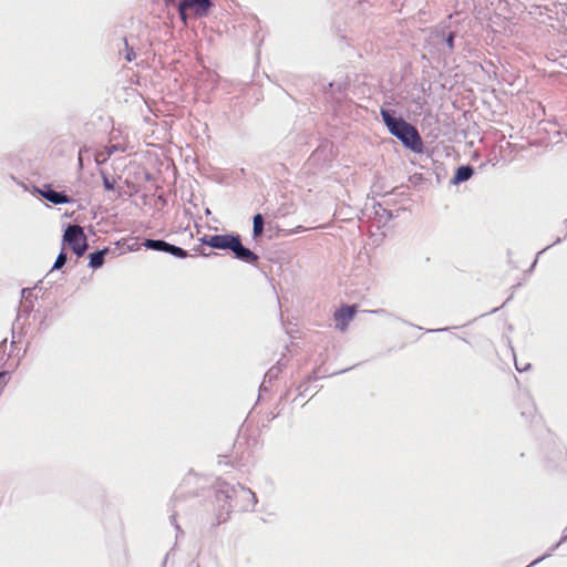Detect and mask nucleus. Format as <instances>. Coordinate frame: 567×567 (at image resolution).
Instances as JSON below:
<instances>
[{"label":"nucleus","mask_w":567,"mask_h":567,"mask_svg":"<svg viewBox=\"0 0 567 567\" xmlns=\"http://www.w3.org/2000/svg\"><path fill=\"white\" fill-rule=\"evenodd\" d=\"M355 308L353 306H348L338 309L334 312L336 328L340 331H346L349 322L354 318Z\"/></svg>","instance_id":"obj_7"},{"label":"nucleus","mask_w":567,"mask_h":567,"mask_svg":"<svg viewBox=\"0 0 567 567\" xmlns=\"http://www.w3.org/2000/svg\"><path fill=\"white\" fill-rule=\"evenodd\" d=\"M515 365H516V369H517L518 371H526V370L529 368V364H526L525 367H523V363H519V364H518V362H517V361L515 362Z\"/></svg>","instance_id":"obj_18"},{"label":"nucleus","mask_w":567,"mask_h":567,"mask_svg":"<svg viewBox=\"0 0 567 567\" xmlns=\"http://www.w3.org/2000/svg\"><path fill=\"white\" fill-rule=\"evenodd\" d=\"M143 245L147 249L157 250V251H164L167 254H171L177 258H185L187 257V251L184 250L181 247H177L175 245H172L169 243H166L162 239H146Z\"/></svg>","instance_id":"obj_4"},{"label":"nucleus","mask_w":567,"mask_h":567,"mask_svg":"<svg viewBox=\"0 0 567 567\" xmlns=\"http://www.w3.org/2000/svg\"><path fill=\"white\" fill-rule=\"evenodd\" d=\"M103 186H104L107 190H112V189H114V184H113V182H111V181L109 179V177H106V176H103Z\"/></svg>","instance_id":"obj_15"},{"label":"nucleus","mask_w":567,"mask_h":567,"mask_svg":"<svg viewBox=\"0 0 567 567\" xmlns=\"http://www.w3.org/2000/svg\"><path fill=\"white\" fill-rule=\"evenodd\" d=\"M229 250L234 252L237 259L247 264H255L258 260V256L241 244L238 235L234 238Z\"/></svg>","instance_id":"obj_5"},{"label":"nucleus","mask_w":567,"mask_h":567,"mask_svg":"<svg viewBox=\"0 0 567 567\" xmlns=\"http://www.w3.org/2000/svg\"><path fill=\"white\" fill-rule=\"evenodd\" d=\"M264 231V218L260 214L254 216L252 233L254 237H259Z\"/></svg>","instance_id":"obj_13"},{"label":"nucleus","mask_w":567,"mask_h":567,"mask_svg":"<svg viewBox=\"0 0 567 567\" xmlns=\"http://www.w3.org/2000/svg\"><path fill=\"white\" fill-rule=\"evenodd\" d=\"M167 6L175 4V0H165ZM212 7L210 0H182L177 3L178 12L181 18L186 21V10L192 9L198 16L207 14Z\"/></svg>","instance_id":"obj_3"},{"label":"nucleus","mask_w":567,"mask_h":567,"mask_svg":"<svg viewBox=\"0 0 567 567\" xmlns=\"http://www.w3.org/2000/svg\"><path fill=\"white\" fill-rule=\"evenodd\" d=\"M515 365H516V369H517L518 371H526V370L529 368V364H526L525 367H523V363H519V364H518V362H517V361L515 362Z\"/></svg>","instance_id":"obj_19"},{"label":"nucleus","mask_w":567,"mask_h":567,"mask_svg":"<svg viewBox=\"0 0 567 567\" xmlns=\"http://www.w3.org/2000/svg\"><path fill=\"white\" fill-rule=\"evenodd\" d=\"M9 380L7 372H0V390L7 384Z\"/></svg>","instance_id":"obj_16"},{"label":"nucleus","mask_w":567,"mask_h":567,"mask_svg":"<svg viewBox=\"0 0 567 567\" xmlns=\"http://www.w3.org/2000/svg\"><path fill=\"white\" fill-rule=\"evenodd\" d=\"M446 43H447L450 49L453 48V34L452 33L449 34V37L446 39Z\"/></svg>","instance_id":"obj_20"},{"label":"nucleus","mask_w":567,"mask_h":567,"mask_svg":"<svg viewBox=\"0 0 567 567\" xmlns=\"http://www.w3.org/2000/svg\"><path fill=\"white\" fill-rule=\"evenodd\" d=\"M229 250L234 252L237 259L247 264H255L258 260V256L241 244L238 235L234 238Z\"/></svg>","instance_id":"obj_6"},{"label":"nucleus","mask_w":567,"mask_h":567,"mask_svg":"<svg viewBox=\"0 0 567 567\" xmlns=\"http://www.w3.org/2000/svg\"><path fill=\"white\" fill-rule=\"evenodd\" d=\"M381 116L392 135L414 152L422 150V140L417 130L401 117L394 116V111L381 109Z\"/></svg>","instance_id":"obj_1"},{"label":"nucleus","mask_w":567,"mask_h":567,"mask_svg":"<svg viewBox=\"0 0 567 567\" xmlns=\"http://www.w3.org/2000/svg\"><path fill=\"white\" fill-rule=\"evenodd\" d=\"M107 254V249H102L90 254V267L93 269L100 268L104 262V257Z\"/></svg>","instance_id":"obj_12"},{"label":"nucleus","mask_w":567,"mask_h":567,"mask_svg":"<svg viewBox=\"0 0 567 567\" xmlns=\"http://www.w3.org/2000/svg\"><path fill=\"white\" fill-rule=\"evenodd\" d=\"M473 173H474V169L472 166H470V165L460 166L455 172V175L453 177V183L460 184L462 182H465L472 177Z\"/></svg>","instance_id":"obj_11"},{"label":"nucleus","mask_w":567,"mask_h":567,"mask_svg":"<svg viewBox=\"0 0 567 567\" xmlns=\"http://www.w3.org/2000/svg\"><path fill=\"white\" fill-rule=\"evenodd\" d=\"M41 196L52 204H68L71 202V198L64 194L52 189L50 186H45L44 189L39 190Z\"/></svg>","instance_id":"obj_10"},{"label":"nucleus","mask_w":567,"mask_h":567,"mask_svg":"<svg viewBox=\"0 0 567 567\" xmlns=\"http://www.w3.org/2000/svg\"><path fill=\"white\" fill-rule=\"evenodd\" d=\"M565 225H566V227H567V220H565Z\"/></svg>","instance_id":"obj_23"},{"label":"nucleus","mask_w":567,"mask_h":567,"mask_svg":"<svg viewBox=\"0 0 567 567\" xmlns=\"http://www.w3.org/2000/svg\"><path fill=\"white\" fill-rule=\"evenodd\" d=\"M134 55H135V54H134V52H133L132 50H131V51H128V52H127V54H126V60H127V61H132V60H133V58H134Z\"/></svg>","instance_id":"obj_21"},{"label":"nucleus","mask_w":567,"mask_h":567,"mask_svg":"<svg viewBox=\"0 0 567 567\" xmlns=\"http://www.w3.org/2000/svg\"><path fill=\"white\" fill-rule=\"evenodd\" d=\"M233 492L244 502L241 506L243 511H250L254 508L257 503V498L251 489L239 485L237 488H234Z\"/></svg>","instance_id":"obj_9"},{"label":"nucleus","mask_w":567,"mask_h":567,"mask_svg":"<svg viewBox=\"0 0 567 567\" xmlns=\"http://www.w3.org/2000/svg\"><path fill=\"white\" fill-rule=\"evenodd\" d=\"M79 167H83V159H82V150L79 152Z\"/></svg>","instance_id":"obj_22"},{"label":"nucleus","mask_w":567,"mask_h":567,"mask_svg":"<svg viewBox=\"0 0 567 567\" xmlns=\"http://www.w3.org/2000/svg\"><path fill=\"white\" fill-rule=\"evenodd\" d=\"M236 235H213L208 238H204L203 243L215 249H229Z\"/></svg>","instance_id":"obj_8"},{"label":"nucleus","mask_w":567,"mask_h":567,"mask_svg":"<svg viewBox=\"0 0 567 567\" xmlns=\"http://www.w3.org/2000/svg\"><path fill=\"white\" fill-rule=\"evenodd\" d=\"M66 259H68V258H66V254H65V252H63V251H61V252L58 255L56 259H55V262H54V265H53V267H52V270H59V269H61V268L65 265Z\"/></svg>","instance_id":"obj_14"},{"label":"nucleus","mask_w":567,"mask_h":567,"mask_svg":"<svg viewBox=\"0 0 567 567\" xmlns=\"http://www.w3.org/2000/svg\"><path fill=\"white\" fill-rule=\"evenodd\" d=\"M548 556H550V554H546V555H544V556H542V557H539V558L535 559V560H534L532 564H529L527 567H532V566H534V565L538 564L539 561H542L543 559H545V558H546V557H548Z\"/></svg>","instance_id":"obj_17"},{"label":"nucleus","mask_w":567,"mask_h":567,"mask_svg":"<svg viewBox=\"0 0 567 567\" xmlns=\"http://www.w3.org/2000/svg\"><path fill=\"white\" fill-rule=\"evenodd\" d=\"M63 243L68 244L78 257L83 256L87 249V239L83 228L78 225H69L64 230Z\"/></svg>","instance_id":"obj_2"}]
</instances>
